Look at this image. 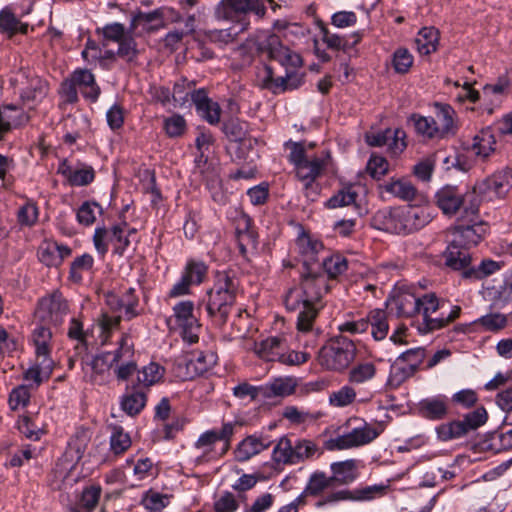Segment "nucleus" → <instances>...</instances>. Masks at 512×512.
Wrapping results in <instances>:
<instances>
[{
  "label": "nucleus",
  "instance_id": "nucleus-32",
  "mask_svg": "<svg viewBox=\"0 0 512 512\" xmlns=\"http://www.w3.org/2000/svg\"><path fill=\"white\" fill-rule=\"evenodd\" d=\"M53 326L35 320L31 339L35 346L36 357H50Z\"/></svg>",
  "mask_w": 512,
  "mask_h": 512
},
{
  "label": "nucleus",
  "instance_id": "nucleus-31",
  "mask_svg": "<svg viewBox=\"0 0 512 512\" xmlns=\"http://www.w3.org/2000/svg\"><path fill=\"white\" fill-rule=\"evenodd\" d=\"M454 115L455 111L450 105L435 103V116L432 119L436 126L435 131L438 132L440 139L455 134Z\"/></svg>",
  "mask_w": 512,
  "mask_h": 512
},
{
  "label": "nucleus",
  "instance_id": "nucleus-27",
  "mask_svg": "<svg viewBox=\"0 0 512 512\" xmlns=\"http://www.w3.org/2000/svg\"><path fill=\"white\" fill-rule=\"evenodd\" d=\"M191 99L201 117L212 125L219 123L221 108L217 102L212 101L208 97L204 89L193 91L191 93Z\"/></svg>",
  "mask_w": 512,
  "mask_h": 512
},
{
  "label": "nucleus",
  "instance_id": "nucleus-41",
  "mask_svg": "<svg viewBox=\"0 0 512 512\" xmlns=\"http://www.w3.org/2000/svg\"><path fill=\"white\" fill-rule=\"evenodd\" d=\"M100 494L101 488L99 486L85 488L81 493L79 502L69 508L70 512H92L98 504Z\"/></svg>",
  "mask_w": 512,
  "mask_h": 512
},
{
  "label": "nucleus",
  "instance_id": "nucleus-63",
  "mask_svg": "<svg viewBox=\"0 0 512 512\" xmlns=\"http://www.w3.org/2000/svg\"><path fill=\"white\" fill-rule=\"evenodd\" d=\"M224 134L230 141H242L246 135V125L238 119H230L223 124Z\"/></svg>",
  "mask_w": 512,
  "mask_h": 512
},
{
  "label": "nucleus",
  "instance_id": "nucleus-22",
  "mask_svg": "<svg viewBox=\"0 0 512 512\" xmlns=\"http://www.w3.org/2000/svg\"><path fill=\"white\" fill-rule=\"evenodd\" d=\"M107 305L114 311L124 312L130 319L135 315L134 307L137 305V299L133 290H102Z\"/></svg>",
  "mask_w": 512,
  "mask_h": 512
},
{
  "label": "nucleus",
  "instance_id": "nucleus-29",
  "mask_svg": "<svg viewBox=\"0 0 512 512\" xmlns=\"http://www.w3.org/2000/svg\"><path fill=\"white\" fill-rule=\"evenodd\" d=\"M216 363V355L211 351L192 352L185 360L186 377L194 378L206 373Z\"/></svg>",
  "mask_w": 512,
  "mask_h": 512
},
{
  "label": "nucleus",
  "instance_id": "nucleus-30",
  "mask_svg": "<svg viewBox=\"0 0 512 512\" xmlns=\"http://www.w3.org/2000/svg\"><path fill=\"white\" fill-rule=\"evenodd\" d=\"M358 468L359 461L355 459L331 463V479L334 485H349L353 483L359 476Z\"/></svg>",
  "mask_w": 512,
  "mask_h": 512
},
{
  "label": "nucleus",
  "instance_id": "nucleus-3",
  "mask_svg": "<svg viewBox=\"0 0 512 512\" xmlns=\"http://www.w3.org/2000/svg\"><path fill=\"white\" fill-rule=\"evenodd\" d=\"M283 302L287 310L298 311L299 332L311 331L319 311L324 307L320 290H287Z\"/></svg>",
  "mask_w": 512,
  "mask_h": 512
},
{
  "label": "nucleus",
  "instance_id": "nucleus-33",
  "mask_svg": "<svg viewBox=\"0 0 512 512\" xmlns=\"http://www.w3.org/2000/svg\"><path fill=\"white\" fill-rule=\"evenodd\" d=\"M54 361L50 357H36V363L24 373V379L30 385L38 387L43 381L49 379L53 372Z\"/></svg>",
  "mask_w": 512,
  "mask_h": 512
},
{
  "label": "nucleus",
  "instance_id": "nucleus-12",
  "mask_svg": "<svg viewBox=\"0 0 512 512\" xmlns=\"http://www.w3.org/2000/svg\"><path fill=\"white\" fill-rule=\"evenodd\" d=\"M478 199L474 192L461 193L458 187L446 185L438 190L435 194V203L437 207L446 216H454L461 209L465 210V206H469L470 200Z\"/></svg>",
  "mask_w": 512,
  "mask_h": 512
},
{
  "label": "nucleus",
  "instance_id": "nucleus-4",
  "mask_svg": "<svg viewBox=\"0 0 512 512\" xmlns=\"http://www.w3.org/2000/svg\"><path fill=\"white\" fill-rule=\"evenodd\" d=\"M406 299L412 304V311L416 312V314L422 313L423 315V321L419 326V330L422 333H430L447 326L457 319L461 312L460 306H453L446 316L442 313L440 317L432 318L430 314L443 308L445 305L444 300H439L434 293H427L421 297L408 296Z\"/></svg>",
  "mask_w": 512,
  "mask_h": 512
},
{
  "label": "nucleus",
  "instance_id": "nucleus-20",
  "mask_svg": "<svg viewBox=\"0 0 512 512\" xmlns=\"http://www.w3.org/2000/svg\"><path fill=\"white\" fill-rule=\"evenodd\" d=\"M404 137L405 132L400 129H386L383 132L367 134L366 141L374 147L387 146L394 155H397L406 147Z\"/></svg>",
  "mask_w": 512,
  "mask_h": 512
},
{
  "label": "nucleus",
  "instance_id": "nucleus-6",
  "mask_svg": "<svg viewBox=\"0 0 512 512\" xmlns=\"http://www.w3.org/2000/svg\"><path fill=\"white\" fill-rule=\"evenodd\" d=\"M356 346L344 336L330 339L318 352L317 361L321 367L330 371H342L354 360Z\"/></svg>",
  "mask_w": 512,
  "mask_h": 512
},
{
  "label": "nucleus",
  "instance_id": "nucleus-40",
  "mask_svg": "<svg viewBox=\"0 0 512 512\" xmlns=\"http://www.w3.org/2000/svg\"><path fill=\"white\" fill-rule=\"evenodd\" d=\"M439 36L434 27L422 28L415 39V45L421 55H429L437 49Z\"/></svg>",
  "mask_w": 512,
  "mask_h": 512
},
{
  "label": "nucleus",
  "instance_id": "nucleus-1",
  "mask_svg": "<svg viewBox=\"0 0 512 512\" xmlns=\"http://www.w3.org/2000/svg\"><path fill=\"white\" fill-rule=\"evenodd\" d=\"M479 199L470 200L464 212L449 229L451 241L445 252L446 265L454 270H462L465 279L482 280L504 266L502 261L483 259L477 266H469L471 257L466 250L477 246L487 232V224L480 219Z\"/></svg>",
  "mask_w": 512,
  "mask_h": 512
},
{
  "label": "nucleus",
  "instance_id": "nucleus-7",
  "mask_svg": "<svg viewBox=\"0 0 512 512\" xmlns=\"http://www.w3.org/2000/svg\"><path fill=\"white\" fill-rule=\"evenodd\" d=\"M267 9L263 0H221L215 8L218 19L237 20L241 24V31L247 30L250 22L246 20L248 14L263 19Z\"/></svg>",
  "mask_w": 512,
  "mask_h": 512
},
{
  "label": "nucleus",
  "instance_id": "nucleus-55",
  "mask_svg": "<svg viewBox=\"0 0 512 512\" xmlns=\"http://www.w3.org/2000/svg\"><path fill=\"white\" fill-rule=\"evenodd\" d=\"M317 451L318 448L314 442L310 440H298L294 445L292 464H297L312 458Z\"/></svg>",
  "mask_w": 512,
  "mask_h": 512
},
{
  "label": "nucleus",
  "instance_id": "nucleus-61",
  "mask_svg": "<svg viewBox=\"0 0 512 512\" xmlns=\"http://www.w3.org/2000/svg\"><path fill=\"white\" fill-rule=\"evenodd\" d=\"M213 508L214 512H236L239 501L232 492L225 491L214 501Z\"/></svg>",
  "mask_w": 512,
  "mask_h": 512
},
{
  "label": "nucleus",
  "instance_id": "nucleus-58",
  "mask_svg": "<svg viewBox=\"0 0 512 512\" xmlns=\"http://www.w3.org/2000/svg\"><path fill=\"white\" fill-rule=\"evenodd\" d=\"M451 401L463 409H470L478 403L479 395L473 389H462L452 395Z\"/></svg>",
  "mask_w": 512,
  "mask_h": 512
},
{
  "label": "nucleus",
  "instance_id": "nucleus-16",
  "mask_svg": "<svg viewBox=\"0 0 512 512\" xmlns=\"http://www.w3.org/2000/svg\"><path fill=\"white\" fill-rule=\"evenodd\" d=\"M72 253L69 246L45 239L38 247L37 255L41 263L48 267H58Z\"/></svg>",
  "mask_w": 512,
  "mask_h": 512
},
{
  "label": "nucleus",
  "instance_id": "nucleus-13",
  "mask_svg": "<svg viewBox=\"0 0 512 512\" xmlns=\"http://www.w3.org/2000/svg\"><path fill=\"white\" fill-rule=\"evenodd\" d=\"M512 186V175L508 171H500L477 183L472 192H478L483 198L493 200L504 197Z\"/></svg>",
  "mask_w": 512,
  "mask_h": 512
},
{
  "label": "nucleus",
  "instance_id": "nucleus-45",
  "mask_svg": "<svg viewBox=\"0 0 512 512\" xmlns=\"http://www.w3.org/2000/svg\"><path fill=\"white\" fill-rule=\"evenodd\" d=\"M0 30L12 37L17 32L26 34L28 24L22 23L9 9L5 8L0 11Z\"/></svg>",
  "mask_w": 512,
  "mask_h": 512
},
{
  "label": "nucleus",
  "instance_id": "nucleus-59",
  "mask_svg": "<svg viewBox=\"0 0 512 512\" xmlns=\"http://www.w3.org/2000/svg\"><path fill=\"white\" fill-rule=\"evenodd\" d=\"M36 456V448L31 445L22 446L20 449L9 455L8 460L5 463L7 467H21L25 461Z\"/></svg>",
  "mask_w": 512,
  "mask_h": 512
},
{
  "label": "nucleus",
  "instance_id": "nucleus-9",
  "mask_svg": "<svg viewBox=\"0 0 512 512\" xmlns=\"http://www.w3.org/2000/svg\"><path fill=\"white\" fill-rule=\"evenodd\" d=\"M298 254L301 258L303 280H317L321 277V260L319 255L324 252V245L307 233L300 234L296 239Z\"/></svg>",
  "mask_w": 512,
  "mask_h": 512
},
{
  "label": "nucleus",
  "instance_id": "nucleus-34",
  "mask_svg": "<svg viewBox=\"0 0 512 512\" xmlns=\"http://www.w3.org/2000/svg\"><path fill=\"white\" fill-rule=\"evenodd\" d=\"M27 121L28 117L14 105H6L0 108V133H6L13 127L22 125Z\"/></svg>",
  "mask_w": 512,
  "mask_h": 512
},
{
  "label": "nucleus",
  "instance_id": "nucleus-36",
  "mask_svg": "<svg viewBox=\"0 0 512 512\" xmlns=\"http://www.w3.org/2000/svg\"><path fill=\"white\" fill-rule=\"evenodd\" d=\"M321 277L326 273L328 278L335 279L348 269L347 259L339 253L324 256L321 259Z\"/></svg>",
  "mask_w": 512,
  "mask_h": 512
},
{
  "label": "nucleus",
  "instance_id": "nucleus-60",
  "mask_svg": "<svg viewBox=\"0 0 512 512\" xmlns=\"http://www.w3.org/2000/svg\"><path fill=\"white\" fill-rule=\"evenodd\" d=\"M413 64L412 54L405 48H398L392 59L394 70L399 74H405L409 71Z\"/></svg>",
  "mask_w": 512,
  "mask_h": 512
},
{
  "label": "nucleus",
  "instance_id": "nucleus-11",
  "mask_svg": "<svg viewBox=\"0 0 512 512\" xmlns=\"http://www.w3.org/2000/svg\"><path fill=\"white\" fill-rule=\"evenodd\" d=\"M383 432L381 424L371 425L365 423L362 427H356L349 433L339 435L327 442L329 450H344L359 447L371 443Z\"/></svg>",
  "mask_w": 512,
  "mask_h": 512
},
{
  "label": "nucleus",
  "instance_id": "nucleus-10",
  "mask_svg": "<svg viewBox=\"0 0 512 512\" xmlns=\"http://www.w3.org/2000/svg\"><path fill=\"white\" fill-rule=\"evenodd\" d=\"M68 313V301L59 290H54L38 301L34 317L36 321L47 323L57 329L62 325Z\"/></svg>",
  "mask_w": 512,
  "mask_h": 512
},
{
  "label": "nucleus",
  "instance_id": "nucleus-25",
  "mask_svg": "<svg viewBox=\"0 0 512 512\" xmlns=\"http://www.w3.org/2000/svg\"><path fill=\"white\" fill-rule=\"evenodd\" d=\"M147 402V391L135 385H127L120 399L121 409L129 416H136L144 409Z\"/></svg>",
  "mask_w": 512,
  "mask_h": 512
},
{
  "label": "nucleus",
  "instance_id": "nucleus-19",
  "mask_svg": "<svg viewBox=\"0 0 512 512\" xmlns=\"http://www.w3.org/2000/svg\"><path fill=\"white\" fill-rule=\"evenodd\" d=\"M255 47L259 53H266L271 59L278 61L281 65L287 60L290 49L282 45L279 36L273 33L261 32L255 40Z\"/></svg>",
  "mask_w": 512,
  "mask_h": 512
},
{
  "label": "nucleus",
  "instance_id": "nucleus-37",
  "mask_svg": "<svg viewBox=\"0 0 512 512\" xmlns=\"http://www.w3.org/2000/svg\"><path fill=\"white\" fill-rule=\"evenodd\" d=\"M103 354H109V361L113 366L132 360L134 356V342L130 334L125 333L122 335L116 350L103 352Z\"/></svg>",
  "mask_w": 512,
  "mask_h": 512
},
{
  "label": "nucleus",
  "instance_id": "nucleus-56",
  "mask_svg": "<svg viewBox=\"0 0 512 512\" xmlns=\"http://www.w3.org/2000/svg\"><path fill=\"white\" fill-rule=\"evenodd\" d=\"M18 429L27 439L39 440L44 430L29 416H22L18 420Z\"/></svg>",
  "mask_w": 512,
  "mask_h": 512
},
{
  "label": "nucleus",
  "instance_id": "nucleus-49",
  "mask_svg": "<svg viewBox=\"0 0 512 512\" xmlns=\"http://www.w3.org/2000/svg\"><path fill=\"white\" fill-rule=\"evenodd\" d=\"M262 398L283 397L293 393L294 387L290 380L275 379L273 382L262 385Z\"/></svg>",
  "mask_w": 512,
  "mask_h": 512
},
{
  "label": "nucleus",
  "instance_id": "nucleus-14",
  "mask_svg": "<svg viewBox=\"0 0 512 512\" xmlns=\"http://www.w3.org/2000/svg\"><path fill=\"white\" fill-rule=\"evenodd\" d=\"M207 295L208 314L224 324L235 302V290H208Z\"/></svg>",
  "mask_w": 512,
  "mask_h": 512
},
{
  "label": "nucleus",
  "instance_id": "nucleus-5",
  "mask_svg": "<svg viewBox=\"0 0 512 512\" xmlns=\"http://www.w3.org/2000/svg\"><path fill=\"white\" fill-rule=\"evenodd\" d=\"M488 412L482 405L463 415L462 419H453L441 423L435 428L437 439L442 442L459 440L486 424Z\"/></svg>",
  "mask_w": 512,
  "mask_h": 512
},
{
  "label": "nucleus",
  "instance_id": "nucleus-21",
  "mask_svg": "<svg viewBox=\"0 0 512 512\" xmlns=\"http://www.w3.org/2000/svg\"><path fill=\"white\" fill-rule=\"evenodd\" d=\"M322 154L321 157H310L295 167L296 175L301 181H305L304 189L307 191L313 188L315 179L321 174L330 158L329 152H323Z\"/></svg>",
  "mask_w": 512,
  "mask_h": 512
},
{
  "label": "nucleus",
  "instance_id": "nucleus-23",
  "mask_svg": "<svg viewBox=\"0 0 512 512\" xmlns=\"http://www.w3.org/2000/svg\"><path fill=\"white\" fill-rule=\"evenodd\" d=\"M271 444L272 440L266 435H249L238 444L234 452L235 458L239 462H245L268 449Z\"/></svg>",
  "mask_w": 512,
  "mask_h": 512
},
{
  "label": "nucleus",
  "instance_id": "nucleus-47",
  "mask_svg": "<svg viewBox=\"0 0 512 512\" xmlns=\"http://www.w3.org/2000/svg\"><path fill=\"white\" fill-rule=\"evenodd\" d=\"M376 366L372 362H361L353 366L348 373V380L352 384H363L374 378Z\"/></svg>",
  "mask_w": 512,
  "mask_h": 512
},
{
  "label": "nucleus",
  "instance_id": "nucleus-43",
  "mask_svg": "<svg viewBox=\"0 0 512 512\" xmlns=\"http://www.w3.org/2000/svg\"><path fill=\"white\" fill-rule=\"evenodd\" d=\"M335 487L331 476H327L323 471L313 472L304 488V493L310 496H319L326 489Z\"/></svg>",
  "mask_w": 512,
  "mask_h": 512
},
{
  "label": "nucleus",
  "instance_id": "nucleus-26",
  "mask_svg": "<svg viewBox=\"0 0 512 512\" xmlns=\"http://www.w3.org/2000/svg\"><path fill=\"white\" fill-rule=\"evenodd\" d=\"M208 266L201 260L189 259L183 269L180 281L173 288H189L204 283Z\"/></svg>",
  "mask_w": 512,
  "mask_h": 512
},
{
  "label": "nucleus",
  "instance_id": "nucleus-54",
  "mask_svg": "<svg viewBox=\"0 0 512 512\" xmlns=\"http://www.w3.org/2000/svg\"><path fill=\"white\" fill-rule=\"evenodd\" d=\"M357 198V193L353 190L351 186L345 187L337 192V194L333 195L327 201V207L331 209L349 206L355 203Z\"/></svg>",
  "mask_w": 512,
  "mask_h": 512
},
{
  "label": "nucleus",
  "instance_id": "nucleus-15",
  "mask_svg": "<svg viewBox=\"0 0 512 512\" xmlns=\"http://www.w3.org/2000/svg\"><path fill=\"white\" fill-rule=\"evenodd\" d=\"M112 367L109 354H98L83 365L84 378L90 383L104 385L110 380Z\"/></svg>",
  "mask_w": 512,
  "mask_h": 512
},
{
  "label": "nucleus",
  "instance_id": "nucleus-51",
  "mask_svg": "<svg viewBox=\"0 0 512 512\" xmlns=\"http://www.w3.org/2000/svg\"><path fill=\"white\" fill-rule=\"evenodd\" d=\"M388 488L389 485L383 483L356 488L353 490L354 501H371L382 497Z\"/></svg>",
  "mask_w": 512,
  "mask_h": 512
},
{
  "label": "nucleus",
  "instance_id": "nucleus-24",
  "mask_svg": "<svg viewBox=\"0 0 512 512\" xmlns=\"http://www.w3.org/2000/svg\"><path fill=\"white\" fill-rule=\"evenodd\" d=\"M288 343L284 336H270L254 343V352L266 361H279L287 350Z\"/></svg>",
  "mask_w": 512,
  "mask_h": 512
},
{
  "label": "nucleus",
  "instance_id": "nucleus-44",
  "mask_svg": "<svg viewBox=\"0 0 512 512\" xmlns=\"http://www.w3.org/2000/svg\"><path fill=\"white\" fill-rule=\"evenodd\" d=\"M110 429V452L114 455H121L131 446L130 435L124 431L122 426H109Z\"/></svg>",
  "mask_w": 512,
  "mask_h": 512
},
{
  "label": "nucleus",
  "instance_id": "nucleus-46",
  "mask_svg": "<svg viewBox=\"0 0 512 512\" xmlns=\"http://www.w3.org/2000/svg\"><path fill=\"white\" fill-rule=\"evenodd\" d=\"M94 259L90 254H83L76 257L70 265V279L75 285L82 283L83 274L92 270Z\"/></svg>",
  "mask_w": 512,
  "mask_h": 512
},
{
  "label": "nucleus",
  "instance_id": "nucleus-50",
  "mask_svg": "<svg viewBox=\"0 0 512 512\" xmlns=\"http://www.w3.org/2000/svg\"><path fill=\"white\" fill-rule=\"evenodd\" d=\"M410 122L413 123L415 131L423 137L429 139L439 138L438 132L435 131L436 126L432 117L413 114L410 117Z\"/></svg>",
  "mask_w": 512,
  "mask_h": 512
},
{
  "label": "nucleus",
  "instance_id": "nucleus-38",
  "mask_svg": "<svg viewBox=\"0 0 512 512\" xmlns=\"http://www.w3.org/2000/svg\"><path fill=\"white\" fill-rule=\"evenodd\" d=\"M494 145L495 139L493 134L489 129H485L481 130L473 137L472 143L467 147V149L471 150L477 156L486 158L492 151H494Z\"/></svg>",
  "mask_w": 512,
  "mask_h": 512
},
{
  "label": "nucleus",
  "instance_id": "nucleus-52",
  "mask_svg": "<svg viewBox=\"0 0 512 512\" xmlns=\"http://www.w3.org/2000/svg\"><path fill=\"white\" fill-rule=\"evenodd\" d=\"M356 399V392L351 386L345 385L329 395V403L334 407H346Z\"/></svg>",
  "mask_w": 512,
  "mask_h": 512
},
{
  "label": "nucleus",
  "instance_id": "nucleus-42",
  "mask_svg": "<svg viewBox=\"0 0 512 512\" xmlns=\"http://www.w3.org/2000/svg\"><path fill=\"white\" fill-rule=\"evenodd\" d=\"M371 326V335L376 341L386 338L389 331L387 315L384 310L375 309L369 313L368 320Z\"/></svg>",
  "mask_w": 512,
  "mask_h": 512
},
{
  "label": "nucleus",
  "instance_id": "nucleus-53",
  "mask_svg": "<svg viewBox=\"0 0 512 512\" xmlns=\"http://www.w3.org/2000/svg\"><path fill=\"white\" fill-rule=\"evenodd\" d=\"M142 504L151 512L161 511L169 504V496L149 490L144 494Z\"/></svg>",
  "mask_w": 512,
  "mask_h": 512
},
{
  "label": "nucleus",
  "instance_id": "nucleus-64",
  "mask_svg": "<svg viewBox=\"0 0 512 512\" xmlns=\"http://www.w3.org/2000/svg\"><path fill=\"white\" fill-rule=\"evenodd\" d=\"M495 400L498 407L505 412L504 423L512 426V388L500 391Z\"/></svg>",
  "mask_w": 512,
  "mask_h": 512
},
{
  "label": "nucleus",
  "instance_id": "nucleus-8",
  "mask_svg": "<svg viewBox=\"0 0 512 512\" xmlns=\"http://www.w3.org/2000/svg\"><path fill=\"white\" fill-rule=\"evenodd\" d=\"M194 304L182 301L173 307V315L167 319L170 331L178 333L183 341L194 344L199 340L201 325L193 314Z\"/></svg>",
  "mask_w": 512,
  "mask_h": 512
},
{
  "label": "nucleus",
  "instance_id": "nucleus-48",
  "mask_svg": "<svg viewBox=\"0 0 512 512\" xmlns=\"http://www.w3.org/2000/svg\"><path fill=\"white\" fill-rule=\"evenodd\" d=\"M322 33V40L327 45L329 49L332 50H343L346 51L359 43L360 41V35L358 33L353 34V37L355 38L354 41L350 44L348 40L344 37H341L338 34L330 33L329 30L326 27L321 28Z\"/></svg>",
  "mask_w": 512,
  "mask_h": 512
},
{
  "label": "nucleus",
  "instance_id": "nucleus-62",
  "mask_svg": "<svg viewBox=\"0 0 512 512\" xmlns=\"http://www.w3.org/2000/svg\"><path fill=\"white\" fill-rule=\"evenodd\" d=\"M30 400L29 388L26 385H19L12 389L9 394L8 404L12 410L25 407Z\"/></svg>",
  "mask_w": 512,
  "mask_h": 512
},
{
  "label": "nucleus",
  "instance_id": "nucleus-28",
  "mask_svg": "<svg viewBox=\"0 0 512 512\" xmlns=\"http://www.w3.org/2000/svg\"><path fill=\"white\" fill-rule=\"evenodd\" d=\"M418 410L423 418L434 421L442 420L449 413L447 397L438 395L422 399L418 404Z\"/></svg>",
  "mask_w": 512,
  "mask_h": 512
},
{
  "label": "nucleus",
  "instance_id": "nucleus-2",
  "mask_svg": "<svg viewBox=\"0 0 512 512\" xmlns=\"http://www.w3.org/2000/svg\"><path fill=\"white\" fill-rule=\"evenodd\" d=\"M427 207L404 205L378 210L372 217V226L378 230L395 234L416 232L432 221Z\"/></svg>",
  "mask_w": 512,
  "mask_h": 512
},
{
  "label": "nucleus",
  "instance_id": "nucleus-18",
  "mask_svg": "<svg viewBox=\"0 0 512 512\" xmlns=\"http://www.w3.org/2000/svg\"><path fill=\"white\" fill-rule=\"evenodd\" d=\"M19 77L26 80L24 82L19 78L16 79V81L20 82L22 85L20 88V96L24 102H39L46 97L49 90L47 81L35 74L26 75L25 72H21Z\"/></svg>",
  "mask_w": 512,
  "mask_h": 512
},
{
  "label": "nucleus",
  "instance_id": "nucleus-35",
  "mask_svg": "<svg viewBox=\"0 0 512 512\" xmlns=\"http://www.w3.org/2000/svg\"><path fill=\"white\" fill-rule=\"evenodd\" d=\"M165 369L156 362H150L137 371L135 385L148 391L149 387L159 382L164 376Z\"/></svg>",
  "mask_w": 512,
  "mask_h": 512
},
{
  "label": "nucleus",
  "instance_id": "nucleus-17",
  "mask_svg": "<svg viewBox=\"0 0 512 512\" xmlns=\"http://www.w3.org/2000/svg\"><path fill=\"white\" fill-rule=\"evenodd\" d=\"M426 356V351L423 347H416L403 352L398 358V361L408 363L405 368H399L397 365L392 367L391 381L396 380L398 384L403 382L408 377L412 376L419 368Z\"/></svg>",
  "mask_w": 512,
  "mask_h": 512
},
{
  "label": "nucleus",
  "instance_id": "nucleus-39",
  "mask_svg": "<svg viewBox=\"0 0 512 512\" xmlns=\"http://www.w3.org/2000/svg\"><path fill=\"white\" fill-rule=\"evenodd\" d=\"M387 193L403 201H413L417 198V189L414 185L404 179L392 180L383 186Z\"/></svg>",
  "mask_w": 512,
  "mask_h": 512
},
{
  "label": "nucleus",
  "instance_id": "nucleus-57",
  "mask_svg": "<svg viewBox=\"0 0 512 512\" xmlns=\"http://www.w3.org/2000/svg\"><path fill=\"white\" fill-rule=\"evenodd\" d=\"M293 450L294 445H292L290 439L282 437L273 449V458L278 463L282 462L292 464Z\"/></svg>",
  "mask_w": 512,
  "mask_h": 512
}]
</instances>
